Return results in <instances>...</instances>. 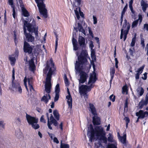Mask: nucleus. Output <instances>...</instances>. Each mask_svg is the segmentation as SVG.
I'll list each match as a JSON object with an SVG mask.
<instances>
[{"label": "nucleus", "instance_id": "6e6d98bb", "mask_svg": "<svg viewBox=\"0 0 148 148\" xmlns=\"http://www.w3.org/2000/svg\"><path fill=\"white\" fill-rule=\"evenodd\" d=\"M124 120L125 121L126 123H128L130 122V120L129 118L127 117H125L124 118Z\"/></svg>", "mask_w": 148, "mask_h": 148}, {"label": "nucleus", "instance_id": "b1692460", "mask_svg": "<svg viewBox=\"0 0 148 148\" xmlns=\"http://www.w3.org/2000/svg\"><path fill=\"white\" fill-rule=\"evenodd\" d=\"M136 91L137 94L138 96L142 95L144 92V89L141 86L138 87Z\"/></svg>", "mask_w": 148, "mask_h": 148}, {"label": "nucleus", "instance_id": "e433bc0d", "mask_svg": "<svg viewBox=\"0 0 148 148\" xmlns=\"http://www.w3.org/2000/svg\"><path fill=\"white\" fill-rule=\"evenodd\" d=\"M136 40V37L135 36L132 38V41L130 44V46L131 47H133L135 45Z\"/></svg>", "mask_w": 148, "mask_h": 148}, {"label": "nucleus", "instance_id": "052dcab7", "mask_svg": "<svg viewBox=\"0 0 148 148\" xmlns=\"http://www.w3.org/2000/svg\"><path fill=\"white\" fill-rule=\"evenodd\" d=\"M144 28L147 31H148V24H145L144 25Z\"/></svg>", "mask_w": 148, "mask_h": 148}, {"label": "nucleus", "instance_id": "6e6552de", "mask_svg": "<svg viewBox=\"0 0 148 148\" xmlns=\"http://www.w3.org/2000/svg\"><path fill=\"white\" fill-rule=\"evenodd\" d=\"M73 2V6L77 7V8L74 11L76 15V16L78 20H79L80 18L79 14L80 16L82 17H84V14L83 12H82L80 9L79 6L81 4V0H74Z\"/></svg>", "mask_w": 148, "mask_h": 148}, {"label": "nucleus", "instance_id": "c03bdc74", "mask_svg": "<svg viewBox=\"0 0 148 148\" xmlns=\"http://www.w3.org/2000/svg\"><path fill=\"white\" fill-rule=\"evenodd\" d=\"M141 44L143 47L144 48L145 46V44L144 43V39L143 38H141Z\"/></svg>", "mask_w": 148, "mask_h": 148}, {"label": "nucleus", "instance_id": "774afa93", "mask_svg": "<svg viewBox=\"0 0 148 148\" xmlns=\"http://www.w3.org/2000/svg\"><path fill=\"white\" fill-rule=\"evenodd\" d=\"M29 86L30 90L31 91H32V90L34 91V89L32 86V85H29Z\"/></svg>", "mask_w": 148, "mask_h": 148}, {"label": "nucleus", "instance_id": "8fccbe9b", "mask_svg": "<svg viewBox=\"0 0 148 148\" xmlns=\"http://www.w3.org/2000/svg\"><path fill=\"white\" fill-rule=\"evenodd\" d=\"M134 51V48H133L132 49H129V52L131 55L133 56V52Z\"/></svg>", "mask_w": 148, "mask_h": 148}, {"label": "nucleus", "instance_id": "412c9836", "mask_svg": "<svg viewBox=\"0 0 148 148\" xmlns=\"http://www.w3.org/2000/svg\"><path fill=\"white\" fill-rule=\"evenodd\" d=\"M133 2V0H130V1L129 2V8L132 13V18H134V17H135V11L133 10L132 4Z\"/></svg>", "mask_w": 148, "mask_h": 148}, {"label": "nucleus", "instance_id": "69168bd1", "mask_svg": "<svg viewBox=\"0 0 148 148\" xmlns=\"http://www.w3.org/2000/svg\"><path fill=\"white\" fill-rule=\"evenodd\" d=\"M79 32H81L84 35H86V32L85 30L83 28L82 29H81L79 30Z\"/></svg>", "mask_w": 148, "mask_h": 148}, {"label": "nucleus", "instance_id": "473e14b6", "mask_svg": "<svg viewBox=\"0 0 148 148\" xmlns=\"http://www.w3.org/2000/svg\"><path fill=\"white\" fill-rule=\"evenodd\" d=\"M126 136V134H125L123 136L120 137L119 138V140L123 144L125 143Z\"/></svg>", "mask_w": 148, "mask_h": 148}, {"label": "nucleus", "instance_id": "49530a36", "mask_svg": "<svg viewBox=\"0 0 148 148\" xmlns=\"http://www.w3.org/2000/svg\"><path fill=\"white\" fill-rule=\"evenodd\" d=\"M129 31H124L123 34L124 35V41L127 38V36Z\"/></svg>", "mask_w": 148, "mask_h": 148}, {"label": "nucleus", "instance_id": "0e129e2a", "mask_svg": "<svg viewBox=\"0 0 148 148\" xmlns=\"http://www.w3.org/2000/svg\"><path fill=\"white\" fill-rule=\"evenodd\" d=\"M140 74L138 73H137L135 75V78L136 79H138L139 78V75Z\"/></svg>", "mask_w": 148, "mask_h": 148}, {"label": "nucleus", "instance_id": "393cba45", "mask_svg": "<svg viewBox=\"0 0 148 148\" xmlns=\"http://www.w3.org/2000/svg\"><path fill=\"white\" fill-rule=\"evenodd\" d=\"M127 8H128L127 4L126 3L125 6L123 8V9L122 11V13H121V19H120L121 25L122 24L123 16L124 15V14H125V12H126V10Z\"/></svg>", "mask_w": 148, "mask_h": 148}, {"label": "nucleus", "instance_id": "bb28decb", "mask_svg": "<svg viewBox=\"0 0 148 148\" xmlns=\"http://www.w3.org/2000/svg\"><path fill=\"white\" fill-rule=\"evenodd\" d=\"M21 8L22 13L23 15L25 17H28L29 14L28 12L25 8L24 7V5L22 6V7H21Z\"/></svg>", "mask_w": 148, "mask_h": 148}, {"label": "nucleus", "instance_id": "e2e57ef3", "mask_svg": "<svg viewBox=\"0 0 148 148\" xmlns=\"http://www.w3.org/2000/svg\"><path fill=\"white\" fill-rule=\"evenodd\" d=\"M62 126H63V123L62 122H61L59 125V127H58H58H57L58 128H60L61 130H63V127H62Z\"/></svg>", "mask_w": 148, "mask_h": 148}, {"label": "nucleus", "instance_id": "c85d7f7f", "mask_svg": "<svg viewBox=\"0 0 148 148\" xmlns=\"http://www.w3.org/2000/svg\"><path fill=\"white\" fill-rule=\"evenodd\" d=\"M115 72V71L114 68H112L110 69V75L111 76V79L110 80V83H111L114 77Z\"/></svg>", "mask_w": 148, "mask_h": 148}, {"label": "nucleus", "instance_id": "c756f323", "mask_svg": "<svg viewBox=\"0 0 148 148\" xmlns=\"http://www.w3.org/2000/svg\"><path fill=\"white\" fill-rule=\"evenodd\" d=\"M108 140L109 142H110L114 143L116 142V141L113 139V137L112 134L110 133H109L108 135Z\"/></svg>", "mask_w": 148, "mask_h": 148}, {"label": "nucleus", "instance_id": "a211bd4d", "mask_svg": "<svg viewBox=\"0 0 148 148\" xmlns=\"http://www.w3.org/2000/svg\"><path fill=\"white\" fill-rule=\"evenodd\" d=\"M28 62L29 70L32 71H34L35 68V66L33 59H31L28 61Z\"/></svg>", "mask_w": 148, "mask_h": 148}, {"label": "nucleus", "instance_id": "aec40b11", "mask_svg": "<svg viewBox=\"0 0 148 148\" xmlns=\"http://www.w3.org/2000/svg\"><path fill=\"white\" fill-rule=\"evenodd\" d=\"M9 4L11 5V7L13 9L12 16L13 18L15 19L16 18L15 16V7L13 5V0H8Z\"/></svg>", "mask_w": 148, "mask_h": 148}, {"label": "nucleus", "instance_id": "bf43d9fd", "mask_svg": "<svg viewBox=\"0 0 148 148\" xmlns=\"http://www.w3.org/2000/svg\"><path fill=\"white\" fill-rule=\"evenodd\" d=\"M46 116H47V119H48V121H47V125H48V126L49 127H50V125H49V114L48 113H47L46 114Z\"/></svg>", "mask_w": 148, "mask_h": 148}, {"label": "nucleus", "instance_id": "f704fd0d", "mask_svg": "<svg viewBox=\"0 0 148 148\" xmlns=\"http://www.w3.org/2000/svg\"><path fill=\"white\" fill-rule=\"evenodd\" d=\"M21 119L18 117L16 118L15 120V123L18 125H21Z\"/></svg>", "mask_w": 148, "mask_h": 148}, {"label": "nucleus", "instance_id": "ea45409f", "mask_svg": "<svg viewBox=\"0 0 148 148\" xmlns=\"http://www.w3.org/2000/svg\"><path fill=\"white\" fill-rule=\"evenodd\" d=\"M146 105L144 104V102L143 101H141L139 103V106L140 108H142L144 105Z\"/></svg>", "mask_w": 148, "mask_h": 148}, {"label": "nucleus", "instance_id": "ddd939ff", "mask_svg": "<svg viewBox=\"0 0 148 148\" xmlns=\"http://www.w3.org/2000/svg\"><path fill=\"white\" fill-rule=\"evenodd\" d=\"M148 112L147 111L144 112L142 110H140L138 112L136 113V115L137 116H139L141 119H143L145 117L148 116Z\"/></svg>", "mask_w": 148, "mask_h": 148}, {"label": "nucleus", "instance_id": "864d4df0", "mask_svg": "<svg viewBox=\"0 0 148 148\" xmlns=\"http://www.w3.org/2000/svg\"><path fill=\"white\" fill-rule=\"evenodd\" d=\"M40 121L41 122L44 123H46L45 120L44 119V116L43 115H42L40 118Z\"/></svg>", "mask_w": 148, "mask_h": 148}, {"label": "nucleus", "instance_id": "39448f33", "mask_svg": "<svg viewBox=\"0 0 148 148\" xmlns=\"http://www.w3.org/2000/svg\"><path fill=\"white\" fill-rule=\"evenodd\" d=\"M92 67L94 69V71L92 74L91 75L89 78V79L88 82V86L85 85H80L79 84V90L81 94L87 92V91H90L91 89L92 88V84H94L96 81V74L94 72L95 67L94 64L92 65Z\"/></svg>", "mask_w": 148, "mask_h": 148}, {"label": "nucleus", "instance_id": "5701e85b", "mask_svg": "<svg viewBox=\"0 0 148 148\" xmlns=\"http://www.w3.org/2000/svg\"><path fill=\"white\" fill-rule=\"evenodd\" d=\"M89 110L91 112L93 115H97L95 108L92 104L90 103L89 104Z\"/></svg>", "mask_w": 148, "mask_h": 148}, {"label": "nucleus", "instance_id": "cd10ccee", "mask_svg": "<svg viewBox=\"0 0 148 148\" xmlns=\"http://www.w3.org/2000/svg\"><path fill=\"white\" fill-rule=\"evenodd\" d=\"M116 142H114L112 143H109L106 148H117Z\"/></svg>", "mask_w": 148, "mask_h": 148}, {"label": "nucleus", "instance_id": "603ef678", "mask_svg": "<svg viewBox=\"0 0 148 148\" xmlns=\"http://www.w3.org/2000/svg\"><path fill=\"white\" fill-rule=\"evenodd\" d=\"M27 79L25 77L24 79V83L25 86L27 90H28V88H27Z\"/></svg>", "mask_w": 148, "mask_h": 148}, {"label": "nucleus", "instance_id": "72a5a7b5", "mask_svg": "<svg viewBox=\"0 0 148 148\" xmlns=\"http://www.w3.org/2000/svg\"><path fill=\"white\" fill-rule=\"evenodd\" d=\"M69 145L62 143V141L61 140L60 148H69Z\"/></svg>", "mask_w": 148, "mask_h": 148}, {"label": "nucleus", "instance_id": "338daca9", "mask_svg": "<svg viewBox=\"0 0 148 148\" xmlns=\"http://www.w3.org/2000/svg\"><path fill=\"white\" fill-rule=\"evenodd\" d=\"M79 32H81L84 35H86V32L85 30L83 28L82 29H81L79 30Z\"/></svg>", "mask_w": 148, "mask_h": 148}, {"label": "nucleus", "instance_id": "20e7f679", "mask_svg": "<svg viewBox=\"0 0 148 148\" xmlns=\"http://www.w3.org/2000/svg\"><path fill=\"white\" fill-rule=\"evenodd\" d=\"M87 52L86 50H83L80 55L78 56V60L76 61L75 69L76 73L79 72L81 70H85L90 66L87 60Z\"/></svg>", "mask_w": 148, "mask_h": 148}, {"label": "nucleus", "instance_id": "f03ea898", "mask_svg": "<svg viewBox=\"0 0 148 148\" xmlns=\"http://www.w3.org/2000/svg\"><path fill=\"white\" fill-rule=\"evenodd\" d=\"M87 135L91 142L94 139L95 135L99 140H102L105 144L107 143V138L105 137L106 132L101 126H96L93 129L92 126L90 125L88 128Z\"/></svg>", "mask_w": 148, "mask_h": 148}, {"label": "nucleus", "instance_id": "0eeeda50", "mask_svg": "<svg viewBox=\"0 0 148 148\" xmlns=\"http://www.w3.org/2000/svg\"><path fill=\"white\" fill-rule=\"evenodd\" d=\"M26 117L29 124L31 125L33 128L37 129L39 128V125L37 123L38 122L37 119L27 114H26Z\"/></svg>", "mask_w": 148, "mask_h": 148}, {"label": "nucleus", "instance_id": "79ce46f5", "mask_svg": "<svg viewBox=\"0 0 148 148\" xmlns=\"http://www.w3.org/2000/svg\"><path fill=\"white\" fill-rule=\"evenodd\" d=\"M143 101L144 102V104H147L148 103V96L147 95H146L145 100Z\"/></svg>", "mask_w": 148, "mask_h": 148}, {"label": "nucleus", "instance_id": "4c0bfd02", "mask_svg": "<svg viewBox=\"0 0 148 148\" xmlns=\"http://www.w3.org/2000/svg\"><path fill=\"white\" fill-rule=\"evenodd\" d=\"M144 67V66H143L141 67H140L138 69V70L137 71V73H138L139 74H141L143 71Z\"/></svg>", "mask_w": 148, "mask_h": 148}, {"label": "nucleus", "instance_id": "6ab92c4d", "mask_svg": "<svg viewBox=\"0 0 148 148\" xmlns=\"http://www.w3.org/2000/svg\"><path fill=\"white\" fill-rule=\"evenodd\" d=\"M78 43L80 47H85L86 46L85 38L82 36H79L78 40Z\"/></svg>", "mask_w": 148, "mask_h": 148}, {"label": "nucleus", "instance_id": "7ed1b4c3", "mask_svg": "<svg viewBox=\"0 0 148 148\" xmlns=\"http://www.w3.org/2000/svg\"><path fill=\"white\" fill-rule=\"evenodd\" d=\"M26 27L27 28L28 31L29 32H34L36 37L38 36V27L36 26L35 21L34 19H33V21L31 23H28L27 21H24L23 27L24 34L26 40L28 42L33 43L34 42V37L30 33H27L26 32Z\"/></svg>", "mask_w": 148, "mask_h": 148}, {"label": "nucleus", "instance_id": "7c9ffc66", "mask_svg": "<svg viewBox=\"0 0 148 148\" xmlns=\"http://www.w3.org/2000/svg\"><path fill=\"white\" fill-rule=\"evenodd\" d=\"M9 60H10L11 64L12 65L14 64L15 61L16 59L15 57H13L12 56H10L9 57Z\"/></svg>", "mask_w": 148, "mask_h": 148}, {"label": "nucleus", "instance_id": "9b49d317", "mask_svg": "<svg viewBox=\"0 0 148 148\" xmlns=\"http://www.w3.org/2000/svg\"><path fill=\"white\" fill-rule=\"evenodd\" d=\"M12 90L15 92H18L19 93H21L22 91L21 86L18 82L12 83Z\"/></svg>", "mask_w": 148, "mask_h": 148}, {"label": "nucleus", "instance_id": "37998d69", "mask_svg": "<svg viewBox=\"0 0 148 148\" xmlns=\"http://www.w3.org/2000/svg\"><path fill=\"white\" fill-rule=\"evenodd\" d=\"M110 99L111 100L112 102H114L115 100V96H113V95H111L110 96Z\"/></svg>", "mask_w": 148, "mask_h": 148}, {"label": "nucleus", "instance_id": "2f4dec72", "mask_svg": "<svg viewBox=\"0 0 148 148\" xmlns=\"http://www.w3.org/2000/svg\"><path fill=\"white\" fill-rule=\"evenodd\" d=\"M53 115L56 119L58 121L59 119V115L58 111L56 110H54L53 112Z\"/></svg>", "mask_w": 148, "mask_h": 148}, {"label": "nucleus", "instance_id": "c9c22d12", "mask_svg": "<svg viewBox=\"0 0 148 148\" xmlns=\"http://www.w3.org/2000/svg\"><path fill=\"white\" fill-rule=\"evenodd\" d=\"M17 3V4L18 6L20 5V7H22L23 5L22 1L21 0H16Z\"/></svg>", "mask_w": 148, "mask_h": 148}, {"label": "nucleus", "instance_id": "58836bf2", "mask_svg": "<svg viewBox=\"0 0 148 148\" xmlns=\"http://www.w3.org/2000/svg\"><path fill=\"white\" fill-rule=\"evenodd\" d=\"M128 108V103L127 101H125L124 106V112H126L127 111Z\"/></svg>", "mask_w": 148, "mask_h": 148}, {"label": "nucleus", "instance_id": "a19ab883", "mask_svg": "<svg viewBox=\"0 0 148 148\" xmlns=\"http://www.w3.org/2000/svg\"><path fill=\"white\" fill-rule=\"evenodd\" d=\"M28 82L29 85H32V77L29 78L28 79Z\"/></svg>", "mask_w": 148, "mask_h": 148}, {"label": "nucleus", "instance_id": "5fc2aeb1", "mask_svg": "<svg viewBox=\"0 0 148 148\" xmlns=\"http://www.w3.org/2000/svg\"><path fill=\"white\" fill-rule=\"evenodd\" d=\"M5 123L4 121H0V126L3 128L5 125Z\"/></svg>", "mask_w": 148, "mask_h": 148}, {"label": "nucleus", "instance_id": "9d476101", "mask_svg": "<svg viewBox=\"0 0 148 148\" xmlns=\"http://www.w3.org/2000/svg\"><path fill=\"white\" fill-rule=\"evenodd\" d=\"M33 46H30L29 44L26 41L24 42L23 50L25 53H27L29 54L32 53Z\"/></svg>", "mask_w": 148, "mask_h": 148}, {"label": "nucleus", "instance_id": "f8f14e48", "mask_svg": "<svg viewBox=\"0 0 148 148\" xmlns=\"http://www.w3.org/2000/svg\"><path fill=\"white\" fill-rule=\"evenodd\" d=\"M50 121H49V125L50 127H49L48 125V127L49 129L50 130H52V127L51 126L52 124H53L55 126L57 127H58V123L57 121L56 120L54 117H53L52 115L51 114V116L50 117Z\"/></svg>", "mask_w": 148, "mask_h": 148}, {"label": "nucleus", "instance_id": "a878e982", "mask_svg": "<svg viewBox=\"0 0 148 148\" xmlns=\"http://www.w3.org/2000/svg\"><path fill=\"white\" fill-rule=\"evenodd\" d=\"M67 99V102L69 107L71 108L72 107V98L71 95H67L66 96Z\"/></svg>", "mask_w": 148, "mask_h": 148}, {"label": "nucleus", "instance_id": "09e8293b", "mask_svg": "<svg viewBox=\"0 0 148 148\" xmlns=\"http://www.w3.org/2000/svg\"><path fill=\"white\" fill-rule=\"evenodd\" d=\"M93 24H96L97 23V19L96 17L94 16H93Z\"/></svg>", "mask_w": 148, "mask_h": 148}, {"label": "nucleus", "instance_id": "f3484780", "mask_svg": "<svg viewBox=\"0 0 148 148\" xmlns=\"http://www.w3.org/2000/svg\"><path fill=\"white\" fill-rule=\"evenodd\" d=\"M92 122L94 125H99L101 124L100 118L97 115H94L92 118Z\"/></svg>", "mask_w": 148, "mask_h": 148}, {"label": "nucleus", "instance_id": "4468645a", "mask_svg": "<svg viewBox=\"0 0 148 148\" xmlns=\"http://www.w3.org/2000/svg\"><path fill=\"white\" fill-rule=\"evenodd\" d=\"M130 27V25L127 20L125 19L124 20V23L123 25L122 29L123 31H129Z\"/></svg>", "mask_w": 148, "mask_h": 148}, {"label": "nucleus", "instance_id": "1a4fd4ad", "mask_svg": "<svg viewBox=\"0 0 148 148\" xmlns=\"http://www.w3.org/2000/svg\"><path fill=\"white\" fill-rule=\"evenodd\" d=\"M88 70V68L87 69L85 70H81L79 72L77 73H76L75 71L76 74H78L79 73L80 78L78 79L79 84H83L86 81L87 78L88 77V75L87 73L83 71H87Z\"/></svg>", "mask_w": 148, "mask_h": 148}, {"label": "nucleus", "instance_id": "3c124183", "mask_svg": "<svg viewBox=\"0 0 148 148\" xmlns=\"http://www.w3.org/2000/svg\"><path fill=\"white\" fill-rule=\"evenodd\" d=\"M64 80L65 83V84H66V86L67 85H68V83H69L68 80V79L67 78V77H66V75H65V76H64Z\"/></svg>", "mask_w": 148, "mask_h": 148}, {"label": "nucleus", "instance_id": "423d86ee", "mask_svg": "<svg viewBox=\"0 0 148 148\" xmlns=\"http://www.w3.org/2000/svg\"><path fill=\"white\" fill-rule=\"evenodd\" d=\"M45 0H35L37 6L38 8L39 12L45 18L47 17V11L45 8V5L44 1Z\"/></svg>", "mask_w": 148, "mask_h": 148}, {"label": "nucleus", "instance_id": "13d9d810", "mask_svg": "<svg viewBox=\"0 0 148 148\" xmlns=\"http://www.w3.org/2000/svg\"><path fill=\"white\" fill-rule=\"evenodd\" d=\"M53 141L54 143H56L57 144H58L59 143V141L58 140V139L56 137H54L53 139Z\"/></svg>", "mask_w": 148, "mask_h": 148}, {"label": "nucleus", "instance_id": "4be33fe9", "mask_svg": "<svg viewBox=\"0 0 148 148\" xmlns=\"http://www.w3.org/2000/svg\"><path fill=\"white\" fill-rule=\"evenodd\" d=\"M141 5L142 7V10L145 12L147 8L148 7V4L146 3L145 1L142 0L141 1Z\"/></svg>", "mask_w": 148, "mask_h": 148}, {"label": "nucleus", "instance_id": "de8ad7c7", "mask_svg": "<svg viewBox=\"0 0 148 148\" xmlns=\"http://www.w3.org/2000/svg\"><path fill=\"white\" fill-rule=\"evenodd\" d=\"M72 42L73 45L77 44V40L74 37L72 38Z\"/></svg>", "mask_w": 148, "mask_h": 148}, {"label": "nucleus", "instance_id": "2eb2a0df", "mask_svg": "<svg viewBox=\"0 0 148 148\" xmlns=\"http://www.w3.org/2000/svg\"><path fill=\"white\" fill-rule=\"evenodd\" d=\"M60 92V86L59 84H58L56 85L55 88V96L54 97V101H56L58 100L59 97V93Z\"/></svg>", "mask_w": 148, "mask_h": 148}, {"label": "nucleus", "instance_id": "680f3d73", "mask_svg": "<svg viewBox=\"0 0 148 148\" xmlns=\"http://www.w3.org/2000/svg\"><path fill=\"white\" fill-rule=\"evenodd\" d=\"M147 73L146 72L144 74V77H142V78L144 80H146L147 78Z\"/></svg>", "mask_w": 148, "mask_h": 148}, {"label": "nucleus", "instance_id": "dca6fc26", "mask_svg": "<svg viewBox=\"0 0 148 148\" xmlns=\"http://www.w3.org/2000/svg\"><path fill=\"white\" fill-rule=\"evenodd\" d=\"M142 16L140 15H139L138 19L132 22V28H134L136 27L139 21V24H140L142 22Z\"/></svg>", "mask_w": 148, "mask_h": 148}, {"label": "nucleus", "instance_id": "f257e3e1", "mask_svg": "<svg viewBox=\"0 0 148 148\" xmlns=\"http://www.w3.org/2000/svg\"><path fill=\"white\" fill-rule=\"evenodd\" d=\"M55 70L54 64L52 59L47 62V64L45 69H43L44 74H47L45 85V91L47 93L45 94L42 97L41 100L47 103L49 99H50L51 97L49 94L51 92V78L52 75Z\"/></svg>", "mask_w": 148, "mask_h": 148}, {"label": "nucleus", "instance_id": "a18cd8bd", "mask_svg": "<svg viewBox=\"0 0 148 148\" xmlns=\"http://www.w3.org/2000/svg\"><path fill=\"white\" fill-rule=\"evenodd\" d=\"M73 50L75 51H76L78 50V47L77 46V44L73 45Z\"/></svg>", "mask_w": 148, "mask_h": 148}, {"label": "nucleus", "instance_id": "4d7b16f0", "mask_svg": "<svg viewBox=\"0 0 148 148\" xmlns=\"http://www.w3.org/2000/svg\"><path fill=\"white\" fill-rule=\"evenodd\" d=\"M83 27L82 25L79 23H78V30L79 31L80 29H82L83 28Z\"/></svg>", "mask_w": 148, "mask_h": 148}]
</instances>
